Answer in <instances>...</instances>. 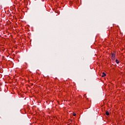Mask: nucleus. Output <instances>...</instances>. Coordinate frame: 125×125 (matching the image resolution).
<instances>
[{
    "instance_id": "f257e3e1",
    "label": "nucleus",
    "mask_w": 125,
    "mask_h": 125,
    "mask_svg": "<svg viewBox=\"0 0 125 125\" xmlns=\"http://www.w3.org/2000/svg\"><path fill=\"white\" fill-rule=\"evenodd\" d=\"M111 59L112 60H115V59H116V55L115 53L111 54Z\"/></svg>"
},
{
    "instance_id": "f03ea898",
    "label": "nucleus",
    "mask_w": 125,
    "mask_h": 125,
    "mask_svg": "<svg viewBox=\"0 0 125 125\" xmlns=\"http://www.w3.org/2000/svg\"><path fill=\"white\" fill-rule=\"evenodd\" d=\"M106 74L105 73L103 72V75H102V78H104V77H105Z\"/></svg>"
},
{
    "instance_id": "7ed1b4c3",
    "label": "nucleus",
    "mask_w": 125,
    "mask_h": 125,
    "mask_svg": "<svg viewBox=\"0 0 125 125\" xmlns=\"http://www.w3.org/2000/svg\"><path fill=\"white\" fill-rule=\"evenodd\" d=\"M105 115H106V116H109V115H110V114L109 113V112L106 111L105 112Z\"/></svg>"
},
{
    "instance_id": "20e7f679",
    "label": "nucleus",
    "mask_w": 125,
    "mask_h": 125,
    "mask_svg": "<svg viewBox=\"0 0 125 125\" xmlns=\"http://www.w3.org/2000/svg\"><path fill=\"white\" fill-rule=\"evenodd\" d=\"M116 62L117 64H119L120 63V62H119V61L118 60H116Z\"/></svg>"
},
{
    "instance_id": "39448f33",
    "label": "nucleus",
    "mask_w": 125,
    "mask_h": 125,
    "mask_svg": "<svg viewBox=\"0 0 125 125\" xmlns=\"http://www.w3.org/2000/svg\"><path fill=\"white\" fill-rule=\"evenodd\" d=\"M73 116H76V113H73Z\"/></svg>"
}]
</instances>
